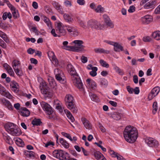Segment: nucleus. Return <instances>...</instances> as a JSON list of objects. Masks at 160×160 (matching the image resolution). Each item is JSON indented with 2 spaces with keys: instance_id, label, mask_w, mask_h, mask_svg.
Masks as SVG:
<instances>
[{
  "instance_id": "nucleus-1",
  "label": "nucleus",
  "mask_w": 160,
  "mask_h": 160,
  "mask_svg": "<svg viewBox=\"0 0 160 160\" xmlns=\"http://www.w3.org/2000/svg\"><path fill=\"white\" fill-rule=\"evenodd\" d=\"M67 68L69 74L72 76L71 79L73 84L80 91H84L83 84L74 68L71 64H69L67 66Z\"/></svg>"
},
{
  "instance_id": "nucleus-2",
  "label": "nucleus",
  "mask_w": 160,
  "mask_h": 160,
  "mask_svg": "<svg viewBox=\"0 0 160 160\" xmlns=\"http://www.w3.org/2000/svg\"><path fill=\"white\" fill-rule=\"evenodd\" d=\"M138 133L136 128L131 126H127L123 132L124 138L127 142L133 143L136 140Z\"/></svg>"
},
{
  "instance_id": "nucleus-3",
  "label": "nucleus",
  "mask_w": 160,
  "mask_h": 160,
  "mask_svg": "<svg viewBox=\"0 0 160 160\" xmlns=\"http://www.w3.org/2000/svg\"><path fill=\"white\" fill-rule=\"evenodd\" d=\"M16 125L13 123L8 122L5 125L6 131L13 136H18L21 134L20 129L17 128Z\"/></svg>"
},
{
  "instance_id": "nucleus-4",
  "label": "nucleus",
  "mask_w": 160,
  "mask_h": 160,
  "mask_svg": "<svg viewBox=\"0 0 160 160\" xmlns=\"http://www.w3.org/2000/svg\"><path fill=\"white\" fill-rule=\"evenodd\" d=\"M66 105L73 113L77 112L78 109L73 101V97L70 95H67L65 98Z\"/></svg>"
},
{
  "instance_id": "nucleus-5",
  "label": "nucleus",
  "mask_w": 160,
  "mask_h": 160,
  "mask_svg": "<svg viewBox=\"0 0 160 160\" xmlns=\"http://www.w3.org/2000/svg\"><path fill=\"white\" fill-rule=\"evenodd\" d=\"M40 89L42 93L44 94L45 97L50 98L52 97V90L49 88L45 82H42L40 83Z\"/></svg>"
},
{
  "instance_id": "nucleus-6",
  "label": "nucleus",
  "mask_w": 160,
  "mask_h": 160,
  "mask_svg": "<svg viewBox=\"0 0 160 160\" xmlns=\"http://www.w3.org/2000/svg\"><path fill=\"white\" fill-rule=\"evenodd\" d=\"M53 155L55 157L61 160H68L69 158L68 153L61 150H54L53 152Z\"/></svg>"
},
{
  "instance_id": "nucleus-7",
  "label": "nucleus",
  "mask_w": 160,
  "mask_h": 160,
  "mask_svg": "<svg viewBox=\"0 0 160 160\" xmlns=\"http://www.w3.org/2000/svg\"><path fill=\"white\" fill-rule=\"evenodd\" d=\"M54 73L55 75L56 79L60 82L64 83L66 82V80L64 78V74L62 71L59 69L57 68L55 69Z\"/></svg>"
},
{
  "instance_id": "nucleus-8",
  "label": "nucleus",
  "mask_w": 160,
  "mask_h": 160,
  "mask_svg": "<svg viewBox=\"0 0 160 160\" xmlns=\"http://www.w3.org/2000/svg\"><path fill=\"white\" fill-rule=\"evenodd\" d=\"M84 43L81 40H76L72 42L70 44L72 45H73L74 47L75 50H81L84 49L85 47L83 44Z\"/></svg>"
},
{
  "instance_id": "nucleus-9",
  "label": "nucleus",
  "mask_w": 160,
  "mask_h": 160,
  "mask_svg": "<svg viewBox=\"0 0 160 160\" xmlns=\"http://www.w3.org/2000/svg\"><path fill=\"white\" fill-rule=\"evenodd\" d=\"M41 105L43 109L46 113L48 115L51 114L52 113L53 110L52 108L47 103L42 102H41Z\"/></svg>"
},
{
  "instance_id": "nucleus-10",
  "label": "nucleus",
  "mask_w": 160,
  "mask_h": 160,
  "mask_svg": "<svg viewBox=\"0 0 160 160\" xmlns=\"http://www.w3.org/2000/svg\"><path fill=\"white\" fill-rule=\"evenodd\" d=\"M145 142L150 147H157L158 145V142L153 138L150 137L145 138Z\"/></svg>"
},
{
  "instance_id": "nucleus-11",
  "label": "nucleus",
  "mask_w": 160,
  "mask_h": 160,
  "mask_svg": "<svg viewBox=\"0 0 160 160\" xmlns=\"http://www.w3.org/2000/svg\"><path fill=\"white\" fill-rule=\"evenodd\" d=\"M88 24L89 27L92 28L98 29H101L100 23L95 20H90L88 22Z\"/></svg>"
},
{
  "instance_id": "nucleus-12",
  "label": "nucleus",
  "mask_w": 160,
  "mask_h": 160,
  "mask_svg": "<svg viewBox=\"0 0 160 160\" xmlns=\"http://www.w3.org/2000/svg\"><path fill=\"white\" fill-rule=\"evenodd\" d=\"M56 32L57 33H58L61 36H64L66 34V30L63 28V27L61 22H58L57 24L56 29Z\"/></svg>"
},
{
  "instance_id": "nucleus-13",
  "label": "nucleus",
  "mask_w": 160,
  "mask_h": 160,
  "mask_svg": "<svg viewBox=\"0 0 160 160\" xmlns=\"http://www.w3.org/2000/svg\"><path fill=\"white\" fill-rule=\"evenodd\" d=\"M152 17L150 15H147L141 18L142 23L145 24H149L152 21Z\"/></svg>"
},
{
  "instance_id": "nucleus-14",
  "label": "nucleus",
  "mask_w": 160,
  "mask_h": 160,
  "mask_svg": "<svg viewBox=\"0 0 160 160\" xmlns=\"http://www.w3.org/2000/svg\"><path fill=\"white\" fill-rule=\"evenodd\" d=\"M106 43L113 46H114V49H116L119 50H123V47L119 43L117 42H115L110 41L106 40L105 41Z\"/></svg>"
},
{
  "instance_id": "nucleus-15",
  "label": "nucleus",
  "mask_w": 160,
  "mask_h": 160,
  "mask_svg": "<svg viewBox=\"0 0 160 160\" xmlns=\"http://www.w3.org/2000/svg\"><path fill=\"white\" fill-rule=\"evenodd\" d=\"M52 4L53 7L58 11L61 14L64 13V11L62 8L61 7V5L58 2L56 1H53Z\"/></svg>"
},
{
  "instance_id": "nucleus-16",
  "label": "nucleus",
  "mask_w": 160,
  "mask_h": 160,
  "mask_svg": "<svg viewBox=\"0 0 160 160\" xmlns=\"http://www.w3.org/2000/svg\"><path fill=\"white\" fill-rule=\"evenodd\" d=\"M48 56L51 57L52 61L55 63V65L57 66L59 65V61L57 59L54 53L52 51H49L48 52Z\"/></svg>"
},
{
  "instance_id": "nucleus-17",
  "label": "nucleus",
  "mask_w": 160,
  "mask_h": 160,
  "mask_svg": "<svg viewBox=\"0 0 160 160\" xmlns=\"http://www.w3.org/2000/svg\"><path fill=\"white\" fill-rule=\"evenodd\" d=\"M81 121L85 127L88 129H92V125L89 121L87 120L84 118H81Z\"/></svg>"
},
{
  "instance_id": "nucleus-18",
  "label": "nucleus",
  "mask_w": 160,
  "mask_h": 160,
  "mask_svg": "<svg viewBox=\"0 0 160 160\" xmlns=\"http://www.w3.org/2000/svg\"><path fill=\"white\" fill-rule=\"evenodd\" d=\"M1 101L3 105L8 109L10 110H12L13 107L9 101L5 99H2Z\"/></svg>"
},
{
  "instance_id": "nucleus-19",
  "label": "nucleus",
  "mask_w": 160,
  "mask_h": 160,
  "mask_svg": "<svg viewBox=\"0 0 160 160\" xmlns=\"http://www.w3.org/2000/svg\"><path fill=\"white\" fill-rule=\"evenodd\" d=\"M21 115L23 117H27L30 114V112L26 108L22 107L21 108Z\"/></svg>"
},
{
  "instance_id": "nucleus-20",
  "label": "nucleus",
  "mask_w": 160,
  "mask_h": 160,
  "mask_svg": "<svg viewBox=\"0 0 160 160\" xmlns=\"http://www.w3.org/2000/svg\"><path fill=\"white\" fill-rule=\"evenodd\" d=\"M108 152L113 157H117V159L118 160H126L122 156L120 155H118V154L115 153L113 150H109Z\"/></svg>"
},
{
  "instance_id": "nucleus-21",
  "label": "nucleus",
  "mask_w": 160,
  "mask_h": 160,
  "mask_svg": "<svg viewBox=\"0 0 160 160\" xmlns=\"http://www.w3.org/2000/svg\"><path fill=\"white\" fill-rule=\"evenodd\" d=\"M94 156L98 160H106L104 156L99 151H96L94 152Z\"/></svg>"
},
{
  "instance_id": "nucleus-22",
  "label": "nucleus",
  "mask_w": 160,
  "mask_h": 160,
  "mask_svg": "<svg viewBox=\"0 0 160 160\" xmlns=\"http://www.w3.org/2000/svg\"><path fill=\"white\" fill-rule=\"evenodd\" d=\"M12 67L13 69H14L15 68H21L20 61L18 60H14L12 62Z\"/></svg>"
},
{
  "instance_id": "nucleus-23",
  "label": "nucleus",
  "mask_w": 160,
  "mask_h": 160,
  "mask_svg": "<svg viewBox=\"0 0 160 160\" xmlns=\"http://www.w3.org/2000/svg\"><path fill=\"white\" fill-rule=\"evenodd\" d=\"M17 85H18V83L15 81H13L11 82L10 86L12 90L15 92H17L18 88Z\"/></svg>"
},
{
  "instance_id": "nucleus-24",
  "label": "nucleus",
  "mask_w": 160,
  "mask_h": 160,
  "mask_svg": "<svg viewBox=\"0 0 160 160\" xmlns=\"http://www.w3.org/2000/svg\"><path fill=\"white\" fill-rule=\"evenodd\" d=\"M42 123V122H41V119L36 118H35L32 122V124L33 126H40Z\"/></svg>"
},
{
  "instance_id": "nucleus-25",
  "label": "nucleus",
  "mask_w": 160,
  "mask_h": 160,
  "mask_svg": "<svg viewBox=\"0 0 160 160\" xmlns=\"http://www.w3.org/2000/svg\"><path fill=\"white\" fill-rule=\"evenodd\" d=\"M122 116V115L121 114L117 112L111 114V117L116 120H120Z\"/></svg>"
},
{
  "instance_id": "nucleus-26",
  "label": "nucleus",
  "mask_w": 160,
  "mask_h": 160,
  "mask_svg": "<svg viewBox=\"0 0 160 160\" xmlns=\"http://www.w3.org/2000/svg\"><path fill=\"white\" fill-rule=\"evenodd\" d=\"M15 139V143L18 146L22 147H23L24 146V143L22 140L19 138H17Z\"/></svg>"
},
{
  "instance_id": "nucleus-27",
  "label": "nucleus",
  "mask_w": 160,
  "mask_h": 160,
  "mask_svg": "<svg viewBox=\"0 0 160 160\" xmlns=\"http://www.w3.org/2000/svg\"><path fill=\"white\" fill-rule=\"evenodd\" d=\"M59 142L65 148H68L69 147V144L63 138L59 139Z\"/></svg>"
},
{
  "instance_id": "nucleus-28",
  "label": "nucleus",
  "mask_w": 160,
  "mask_h": 160,
  "mask_svg": "<svg viewBox=\"0 0 160 160\" xmlns=\"http://www.w3.org/2000/svg\"><path fill=\"white\" fill-rule=\"evenodd\" d=\"M16 74L19 77H20L23 75V72L22 68H15L14 69Z\"/></svg>"
},
{
  "instance_id": "nucleus-29",
  "label": "nucleus",
  "mask_w": 160,
  "mask_h": 160,
  "mask_svg": "<svg viewBox=\"0 0 160 160\" xmlns=\"http://www.w3.org/2000/svg\"><path fill=\"white\" fill-rule=\"evenodd\" d=\"M152 36L156 40H160V31H156L152 34Z\"/></svg>"
},
{
  "instance_id": "nucleus-30",
  "label": "nucleus",
  "mask_w": 160,
  "mask_h": 160,
  "mask_svg": "<svg viewBox=\"0 0 160 160\" xmlns=\"http://www.w3.org/2000/svg\"><path fill=\"white\" fill-rule=\"evenodd\" d=\"M113 68L115 70L116 72L118 73L119 75H122L124 74V72L123 71L117 66L115 64L113 65Z\"/></svg>"
},
{
  "instance_id": "nucleus-31",
  "label": "nucleus",
  "mask_w": 160,
  "mask_h": 160,
  "mask_svg": "<svg viewBox=\"0 0 160 160\" xmlns=\"http://www.w3.org/2000/svg\"><path fill=\"white\" fill-rule=\"evenodd\" d=\"M2 135L3 138L6 141V142L8 144H10L11 143L10 141L11 140V138L6 133H3Z\"/></svg>"
},
{
  "instance_id": "nucleus-32",
  "label": "nucleus",
  "mask_w": 160,
  "mask_h": 160,
  "mask_svg": "<svg viewBox=\"0 0 160 160\" xmlns=\"http://www.w3.org/2000/svg\"><path fill=\"white\" fill-rule=\"evenodd\" d=\"M92 71H91L89 72L90 74L92 77L95 76L97 74V71L98 70V68L96 67H93L92 68Z\"/></svg>"
},
{
  "instance_id": "nucleus-33",
  "label": "nucleus",
  "mask_w": 160,
  "mask_h": 160,
  "mask_svg": "<svg viewBox=\"0 0 160 160\" xmlns=\"http://www.w3.org/2000/svg\"><path fill=\"white\" fill-rule=\"evenodd\" d=\"M160 90V89L159 87H155L152 90L151 92L152 93L154 96H156Z\"/></svg>"
},
{
  "instance_id": "nucleus-34",
  "label": "nucleus",
  "mask_w": 160,
  "mask_h": 160,
  "mask_svg": "<svg viewBox=\"0 0 160 160\" xmlns=\"http://www.w3.org/2000/svg\"><path fill=\"white\" fill-rule=\"evenodd\" d=\"M12 12L13 17L15 19H17L19 17L18 11L16 10V8L14 9V10L11 11Z\"/></svg>"
},
{
  "instance_id": "nucleus-35",
  "label": "nucleus",
  "mask_w": 160,
  "mask_h": 160,
  "mask_svg": "<svg viewBox=\"0 0 160 160\" xmlns=\"http://www.w3.org/2000/svg\"><path fill=\"white\" fill-rule=\"evenodd\" d=\"M43 20L47 24V26L49 28H52V25L51 22L48 18L45 16L43 18Z\"/></svg>"
},
{
  "instance_id": "nucleus-36",
  "label": "nucleus",
  "mask_w": 160,
  "mask_h": 160,
  "mask_svg": "<svg viewBox=\"0 0 160 160\" xmlns=\"http://www.w3.org/2000/svg\"><path fill=\"white\" fill-rule=\"evenodd\" d=\"M55 108L58 110L60 113H62L63 112V109L61 106V104L58 102L56 104Z\"/></svg>"
},
{
  "instance_id": "nucleus-37",
  "label": "nucleus",
  "mask_w": 160,
  "mask_h": 160,
  "mask_svg": "<svg viewBox=\"0 0 160 160\" xmlns=\"http://www.w3.org/2000/svg\"><path fill=\"white\" fill-rule=\"evenodd\" d=\"M152 107L153 108V110L152 112L153 114H154L156 112L158 108V107L157 106V102H154L152 105Z\"/></svg>"
},
{
  "instance_id": "nucleus-38",
  "label": "nucleus",
  "mask_w": 160,
  "mask_h": 160,
  "mask_svg": "<svg viewBox=\"0 0 160 160\" xmlns=\"http://www.w3.org/2000/svg\"><path fill=\"white\" fill-rule=\"evenodd\" d=\"M89 96L92 100L93 101H97L98 99V98L97 95L94 94H93L91 92L89 93Z\"/></svg>"
},
{
  "instance_id": "nucleus-39",
  "label": "nucleus",
  "mask_w": 160,
  "mask_h": 160,
  "mask_svg": "<svg viewBox=\"0 0 160 160\" xmlns=\"http://www.w3.org/2000/svg\"><path fill=\"white\" fill-rule=\"evenodd\" d=\"M104 8L101 5H98L97 8L95 9V11L97 12H102L104 11Z\"/></svg>"
},
{
  "instance_id": "nucleus-40",
  "label": "nucleus",
  "mask_w": 160,
  "mask_h": 160,
  "mask_svg": "<svg viewBox=\"0 0 160 160\" xmlns=\"http://www.w3.org/2000/svg\"><path fill=\"white\" fill-rule=\"evenodd\" d=\"M100 84L102 87H105L108 85V81L105 79H102L101 80Z\"/></svg>"
},
{
  "instance_id": "nucleus-41",
  "label": "nucleus",
  "mask_w": 160,
  "mask_h": 160,
  "mask_svg": "<svg viewBox=\"0 0 160 160\" xmlns=\"http://www.w3.org/2000/svg\"><path fill=\"white\" fill-rule=\"evenodd\" d=\"M101 65L103 67H106V68H108L109 67V65L106 62L103 60H100L99 61Z\"/></svg>"
},
{
  "instance_id": "nucleus-42",
  "label": "nucleus",
  "mask_w": 160,
  "mask_h": 160,
  "mask_svg": "<svg viewBox=\"0 0 160 160\" xmlns=\"http://www.w3.org/2000/svg\"><path fill=\"white\" fill-rule=\"evenodd\" d=\"M29 28L30 30L32 31L33 32H34L36 35H38L39 34L40 32L37 29L36 27H31V28Z\"/></svg>"
},
{
  "instance_id": "nucleus-43",
  "label": "nucleus",
  "mask_w": 160,
  "mask_h": 160,
  "mask_svg": "<svg viewBox=\"0 0 160 160\" xmlns=\"http://www.w3.org/2000/svg\"><path fill=\"white\" fill-rule=\"evenodd\" d=\"M61 134L63 136L66 137L68 138L71 141H72V138L69 134L66 133L64 132H61Z\"/></svg>"
},
{
  "instance_id": "nucleus-44",
  "label": "nucleus",
  "mask_w": 160,
  "mask_h": 160,
  "mask_svg": "<svg viewBox=\"0 0 160 160\" xmlns=\"http://www.w3.org/2000/svg\"><path fill=\"white\" fill-rule=\"evenodd\" d=\"M97 86L96 82L93 80H92L91 83H90V86H89L90 88L93 90H95Z\"/></svg>"
},
{
  "instance_id": "nucleus-45",
  "label": "nucleus",
  "mask_w": 160,
  "mask_h": 160,
  "mask_svg": "<svg viewBox=\"0 0 160 160\" xmlns=\"http://www.w3.org/2000/svg\"><path fill=\"white\" fill-rule=\"evenodd\" d=\"M7 72L11 76L13 77L14 76V73L12 68L11 67L8 70H7Z\"/></svg>"
},
{
  "instance_id": "nucleus-46",
  "label": "nucleus",
  "mask_w": 160,
  "mask_h": 160,
  "mask_svg": "<svg viewBox=\"0 0 160 160\" xmlns=\"http://www.w3.org/2000/svg\"><path fill=\"white\" fill-rule=\"evenodd\" d=\"M2 95L9 99H11L12 97L8 92L6 91H5Z\"/></svg>"
},
{
  "instance_id": "nucleus-47",
  "label": "nucleus",
  "mask_w": 160,
  "mask_h": 160,
  "mask_svg": "<svg viewBox=\"0 0 160 160\" xmlns=\"http://www.w3.org/2000/svg\"><path fill=\"white\" fill-rule=\"evenodd\" d=\"M75 29V28H74L70 27H68L67 28V31L72 35Z\"/></svg>"
},
{
  "instance_id": "nucleus-48",
  "label": "nucleus",
  "mask_w": 160,
  "mask_h": 160,
  "mask_svg": "<svg viewBox=\"0 0 160 160\" xmlns=\"http://www.w3.org/2000/svg\"><path fill=\"white\" fill-rule=\"evenodd\" d=\"M103 17L104 18V21L106 23H107L111 21L109 17L106 14L103 15Z\"/></svg>"
},
{
  "instance_id": "nucleus-49",
  "label": "nucleus",
  "mask_w": 160,
  "mask_h": 160,
  "mask_svg": "<svg viewBox=\"0 0 160 160\" xmlns=\"http://www.w3.org/2000/svg\"><path fill=\"white\" fill-rule=\"evenodd\" d=\"M6 4L8 5V7L10 9L11 11L14 10V9H15V8L11 4L9 1H8V2H7Z\"/></svg>"
},
{
  "instance_id": "nucleus-50",
  "label": "nucleus",
  "mask_w": 160,
  "mask_h": 160,
  "mask_svg": "<svg viewBox=\"0 0 160 160\" xmlns=\"http://www.w3.org/2000/svg\"><path fill=\"white\" fill-rule=\"evenodd\" d=\"M6 4L8 5V7L10 9L11 11L14 10V9H15V8L11 4L9 1H8V2H7Z\"/></svg>"
},
{
  "instance_id": "nucleus-51",
  "label": "nucleus",
  "mask_w": 160,
  "mask_h": 160,
  "mask_svg": "<svg viewBox=\"0 0 160 160\" xmlns=\"http://www.w3.org/2000/svg\"><path fill=\"white\" fill-rule=\"evenodd\" d=\"M63 17L65 20H66L67 22H69L71 21V18L70 16L67 14H65L63 15Z\"/></svg>"
},
{
  "instance_id": "nucleus-52",
  "label": "nucleus",
  "mask_w": 160,
  "mask_h": 160,
  "mask_svg": "<svg viewBox=\"0 0 160 160\" xmlns=\"http://www.w3.org/2000/svg\"><path fill=\"white\" fill-rule=\"evenodd\" d=\"M135 11V7L133 5L131 6L130 7L128 11L130 13H132L134 12Z\"/></svg>"
},
{
  "instance_id": "nucleus-53",
  "label": "nucleus",
  "mask_w": 160,
  "mask_h": 160,
  "mask_svg": "<svg viewBox=\"0 0 160 160\" xmlns=\"http://www.w3.org/2000/svg\"><path fill=\"white\" fill-rule=\"evenodd\" d=\"M0 46L3 48L5 49L6 47V44L1 39H0Z\"/></svg>"
},
{
  "instance_id": "nucleus-54",
  "label": "nucleus",
  "mask_w": 160,
  "mask_h": 160,
  "mask_svg": "<svg viewBox=\"0 0 160 160\" xmlns=\"http://www.w3.org/2000/svg\"><path fill=\"white\" fill-rule=\"evenodd\" d=\"M27 152L28 153V156L31 158L33 157V158H34L35 157V156L34 155V152H33L31 151H27Z\"/></svg>"
},
{
  "instance_id": "nucleus-55",
  "label": "nucleus",
  "mask_w": 160,
  "mask_h": 160,
  "mask_svg": "<svg viewBox=\"0 0 160 160\" xmlns=\"http://www.w3.org/2000/svg\"><path fill=\"white\" fill-rule=\"evenodd\" d=\"M1 37L7 43H9L10 41L9 39L7 38L6 35L4 34Z\"/></svg>"
},
{
  "instance_id": "nucleus-56",
  "label": "nucleus",
  "mask_w": 160,
  "mask_h": 160,
  "mask_svg": "<svg viewBox=\"0 0 160 160\" xmlns=\"http://www.w3.org/2000/svg\"><path fill=\"white\" fill-rule=\"evenodd\" d=\"M64 4L66 7H71L72 4L71 1L68 0H66L64 1Z\"/></svg>"
},
{
  "instance_id": "nucleus-57",
  "label": "nucleus",
  "mask_w": 160,
  "mask_h": 160,
  "mask_svg": "<svg viewBox=\"0 0 160 160\" xmlns=\"http://www.w3.org/2000/svg\"><path fill=\"white\" fill-rule=\"evenodd\" d=\"M96 53H103L108 54L110 53V51H95Z\"/></svg>"
},
{
  "instance_id": "nucleus-58",
  "label": "nucleus",
  "mask_w": 160,
  "mask_h": 160,
  "mask_svg": "<svg viewBox=\"0 0 160 160\" xmlns=\"http://www.w3.org/2000/svg\"><path fill=\"white\" fill-rule=\"evenodd\" d=\"M127 89L129 93L132 94L133 93V89L130 87L129 86H128L127 87Z\"/></svg>"
},
{
  "instance_id": "nucleus-59",
  "label": "nucleus",
  "mask_w": 160,
  "mask_h": 160,
  "mask_svg": "<svg viewBox=\"0 0 160 160\" xmlns=\"http://www.w3.org/2000/svg\"><path fill=\"white\" fill-rule=\"evenodd\" d=\"M143 40L145 42H150L151 40V39L149 37L147 36L143 38Z\"/></svg>"
},
{
  "instance_id": "nucleus-60",
  "label": "nucleus",
  "mask_w": 160,
  "mask_h": 160,
  "mask_svg": "<svg viewBox=\"0 0 160 160\" xmlns=\"http://www.w3.org/2000/svg\"><path fill=\"white\" fill-rule=\"evenodd\" d=\"M6 91L5 88L2 85L0 86V93L2 94H3L4 92Z\"/></svg>"
},
{
  "instance_id": "nucleus-61",
  "label": "nucleus",
  "mask_w": 160,
  "mask_h": 160,
  "mask_svg": "<svg viewBox=\"0 0 160 160\" xmlns=\"http://www.w3.org/2000/svg\"><path fill=\"white\" fill-rule=\"evenodd\" d=\"M144 8L145 9H149L150 8H152L149 2H147L145 5H144Z\"/></svg>"
},
{
  "instance_id": "nucleus-62",
  "label": "nucleus",
  "mask_w": 160,
  "mask_h": 160,
  "mask_svg": "<svg viewBox=\"0 0 160 160\" xmlns=\"http://www.w3.org/2000/svg\"><path fill=\"white\" fill-rule=\"evenodd\" d=\"M26 40L27 42L31 41L32 43H34L36 41V39L34 38H26Z\"/></svg>"
},
{
  "instance_id": "nucleus-63",
  "label": "nucleus",
  "mask_w": 160,
  "mask_h": 160,
  "mask_svg": "<svg viewBox=\"0 0 160 160\" xmlns=\"http://www.w3.org/2000/svg\"><path fill=\"white\" fill-rule=\"evenodd\" d=\"M133 81L135 83L137 84L138 82V77L137 75H134L133 76Z\"/></svg>"
},
{
  "instance_id": "nucleus-64",
  "label": "nucleus",
  "mask_w": 160,
  "mask_h": 160,
  "mask_svg": "<svg viewBox=\"0 0 160 160\" xmlns=\"http://www.w3.org/2000/svg\"><path fill=\"white\" fill-rule=\"evenodd\" d=\"M160 12V5H159L155 9L154 13L156 14H158Z\"/></svg>"
}]
</instances>
